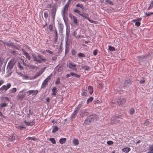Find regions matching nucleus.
<instances>
[{"instance_id":"obj_1","label":"nucleus","mask_w":153,"mask_h":153,"mask_svg":"<svg viewBox=\"0 0 153 153\" xmlns=\"http://www.w3.org/2000/svg\"><path fill=\"white\" fill-rule=\"evenodd\" d=\"M84 102V101H81L79 102L78 106L76 108L75 110L71 115V119H73L75 118L76 115L78 112L79 108L82 107V105Z\"/></svg>"},{"instance_id":"obj_2","label":"nucleus","mask_w":153,"mask_h":153,"mask_svg":"<svg viewBox=\"0 0 153 153\" xmlns=\"http://www.w3.org/2000/svg\"><path fill=\"white\" fill-rule=\"evenodd\" d=\"M68 8V7L64 6L63 7L61 11L62 15L65 24H66V21L67 20V18H66V16L67 15Z\"/></svg>"},{"instance_id":"obj_3","label":"nucleus","mask_w":153,"mask_h":153,"mask_svg":"<svg viewBox=\"0 0 153 153\" xmlns=\"http://www.w3.org/2000/svg\"><path fill=\"white\" fill-rule=\"evenodd\" d=\"M95 118L94 116L92 115L88 116L85 120L84 124L86 125H89L93 122Z\"/></svg>"},{"instance_id":"obj_4","label":"nucleus","mask_w":153,"mask_h":153,"mask_svg":"<svg viewBox=\"0 0 153 153\" xmlns=\"http://www.w3.org/2000/svg\"><path fill=\"white\" fill-rule=\"evenodd\" d=\"M142 18H137L135 19L132 20V22H135V25L136 26L138 27L140 26V22Z\"/></svg>"},{"instance_id":"obj_5","label":"nucleus","mask_w":153,"mask_h":153,"mask_svg":"<svg viewBox=\"0 0 153 153\" xmlns=\"http://www.w3.org/2000/svg\"><path fill=\"white\" fill-rule=\"evenodd\" d=\"M76 65L73 64L72 62H69L68 65V66L69 67V68L72 69L73 70L77 71V68H76Z\"/></svg>"},{"instance_id":"obj_6","label":"nucleus","mask_w":153,"mask_h":153,"mask_svg":"<svg viewBox=\"0 0 153 153\" xmlns=\"http://www.w3.org/2000/svg\"><path fill=\"white\" fill-rule=\"evenodd\" d=\"M70 29L68 27L66 28L65 41L67 43L68 42L70 34Z\"/></svg>"},{"instance_id":"obj_7","label":"nucleus","mask_w":153,"mask_h":153,"mask_svg":"<svg viewBox=\"0 0 153 153\" xmlns=\"http://www.w3.org/2000/svg\"><path fill=\"white\" fill-rule=\"evenodd\" d=\"M119 121V118L118 117H114L111 118L110 122L111 124H114L118 123Z\"/></svg>"},{"instance_id":"obj_8","label":"nucleus","mask_w":153,"mask_h":153,"mask_svg":"<svg viewBox=\"0 0 153 153\" xmlns=\"http://www.w3.org/2000/svg\"><path fill=\"white\" fill-rule=\"evenodd\" d=\"M126 101L125 99L120 98L118 100L117 103L119 105H122L125 103Z\"/></svg>"},{"instance_id":"obj_9","label":"nucleus","mask_w":153,"mask_h":153,"mask_svg":"<svg viewBox=\"0 0 153 153\" xmlns=\"http://www.w3.org/2000/svg\"><path fill=\"white\" fill-rule=\"evenodd\" d=\"M27 93L28 94V95L32 94V95H35L38 94V91L37 90H31L28 91Z\"/></svg>"},{"instance_id":"obj_10","label":"nucleus","mask_w":153,"mask_h":153,"mask_svg":"<svg viewBox=\"0 0 153 153\" xmlns=\"http://www.w3.org/2000/svg\"><path fill=\"white\" fill-rule=\"evenodd\" d=\"M11 86V85L10 83H8L7 85H4L0 89L1 90H5V91L7 90Z\"/></svg>"},{"instance_id":"obj_11","label":"nucleus","mask_w":153,"mask_h":153,"mask_svg":"<svg viewBox=\"0 0 153 153\" xmlns=\"http://www.w3.org/2000/svg\"><path fill=\"white\" fill-rule=\"evenodd\" d=\"M63 25L61 23L59 24V33L61 34V35H62L63 33Z\"/></svg>"},{"instance_id":"obj_12","label":"nucleus","mask_w":153,"mask_h":153,"mask_svg":"<svg viewBox=\"0 0 153 153\" xmlns=\"http://www.w3.org/2000/svg\"><path fill=\"white\" fill-rule=\"evenodd\" d=\"M56 9L54 7H53L51 10V15L53 19H55Z\"/></svg>"},{"instance_id":"obj_13","label":"nucleus","mask_w":153,"mask_h":153,"mask_svg":"<svg viewBox=\"0 0 153 153\" xmlns=\"http://www.w3.org/2000/svg\"><path fill=\"white\" fill-rule=\"evenodd\" d=\"M22 51L23 53V54L27 58L28 60H30V59L31 58L28 53L24 49L22 50Z\"/></svg>"},{"instance_id":"obj_14","label":"nucleus","mask_w":153,"mask_h":153,"mask_svg":"<svg viewBox=\"0 0 153 153\" xmlns=\"http://www.w3.org/2000/svg\"><path fill=\"white\" fill-rule=\"evenodd\" d=\"M79 15L83 17L84 18L87 20H88V19L89 18L88 17V14L86 13H81Z\"/></svg>"},{"instance_id":"obj_15","label":"nucleus","mask_w":153,"mask_h":153,"mask_svg":"<svg viewBox=\"0 0 153 153\" xmlns=\"http://www.w3.org/2000/svg\"><path fill=\"white\" fill-rule=\"evenodd\" d=\"M130 150V148L128 147H125L122 149V151L125 153H128Z\"/></svg>"},{"instance_id":"obj_16","label":"nucleus","mask_w":153,"mask_h":153,"mask_svg":"<svg viewBox=\"0 0 153 153\" xmlns=\"http://www.w3.org/2000/svg\"><path fill=\"white\" fill-rule=\"evenodd\" d=\"M24 123H25L26 125L27 126H31L34 125V122L32 121L30 122H27L26 120L24 121Z\"/></svg>"},{"instance_id":"obj_17","label":"nucleus","mask_w":153,"mask_h":153,"mask_svg":"<svg viewBox=\"0 0 153 153\" xmlns=\"http://www.w3.org/2000/svg\"><path fill=\"white\" fill-rule=\"evenodd\" d=\"M88 90L89 91V93L90 94H91L93 92V88L90 85L88 87Z\"/></svg>"},{"instance_id":"obj_18","label":"nucleus","mask_w":153,"mask_h":153,"mask_svg":"<svg viewBox=\"0 0 153 153\" xmlns=\"http://www.w3.org/2000/svg\"><path fill=\"white\" fill-rule=\"evenodd\" d=\"M32 56L34 61L37 62L39 63L42 62L41 60L37 59L36 56L34 54H33Z\"/></svg>"},{"instance_id":"obj_19","label":"nucleus","mask_w":153,"mask_h":153,"mask_svg":"<svg viewBox=\"0 0 153 153\" xmlns=\"http://www.w3.org/2000/svg\"><path fill=\"white\" fill-rule=\"evenodd\" d=\"M43 71H41L37 73L35 75V76L34 77V79H36L37 77H38L39 76L41 75L43 73Z\"/></svg>"},{"instance_id":"obj_20","label":"nucleus","mask_w":153,"mask_h":153,"mask_svg":"<svg viewBox=\"0 0 153 153\" xmlns=\"http://www.w3.org/2000/svg\"><path fill=\"white\" fill-rule=\"evenodd\" d=\"M71 76H75L77 78H79L80 76V75H78L76 73L74 72H71Z\"/></svg>"},{"instance_id":"obj_21","label":"nucleus","mask_w":153,"mask_h":153,"mask_svg":"<svg viewBox=\"0 0 153 153\" xmlns=\"http://www.w3.org/2000/svg\"><path fill=\"white\" fill-rule=\"evenodd\" d=\"M149 151L147 153H153V145L150 146L149 148Z\"/></svg>"},{"instance_id":"obj_22","label":"nucleus","mask_w":153,"mask_h":153,"mask_svg":"<svg viewBox=\"0 0 153 153\" xmlns=\"http://www.w3.org/2000/svg\"><path fill=\"white\" fill-rule=\"evenodd\" d=\"M66 141L65 138H62L60 139L59 140V143L61 144H63L65 143Z\"/></svg>"},{"instance_id":"obj_23","label":"nucleus","mask_w":153,"mask_h":153,"mask_svg":"<svg viewBox=\"0 0 153 153\" xmlns=\"http://www.w3.org/2000/svg\"><path fill=\"white\" fill-rule=\"evenodd\" d=\"M56 88L55 87L53 88L52 89V95L55 96L56 95Z\"/></svg>"},{"instance_id":"obj_24","label":"nucleus","mask_w":153,"mask_h":153,"mask_svg":"<svg viewBox=\"0 0 153 153\" xmlns=\"http://www.w3.org/2000/svg\"><path fill=\"white\" fill-rule=\"evenodd\" d=\"M73 143L75 145L77 146L79 144V141L77 139H74L73 140Z\"/></svg>"},{"instance_id":"obj_25","label":"nucleus","mask_w":153,"mask_h":153,"mask_svg":"<svg viewBox=\"0 0 153 153\" xmlns=\"http://www.w3.org/2000/svg\"><path fill=\"white\" fill-rule=\"evenodd\" d=\"M87 90L85 89H83L82 90V94L83 96H87V93L86 92Z\"/></svg>"},{"instance_id":"obj_26","label":"nucleus","mask_w":153,"mask_h":153,"mask_svg":"<svg viewBox=\"0 0 153 153\" xmlns=\"http://www.w3.org/2000/svg\"><path fill=\"white\" fill-rule=\"evenodd\" d=\"M82 68L83 69L85 70H90V68L89 66H82Z\"/></svg>"},{"instance_id":"obj_27","label":"nucleus","mask_w":153,"mask_h":153,"mask_svg":"<svg viewBox=\"0 0 153 153\" xmlns=\"http://www.w3.org/2000/svg\"><path fill=\"white\" fill-rule=\"evenodd\" d=\"M48 80L47 79H46L43 82L42 84V86L44 87H45L46 85L47 84Z\"/></svg>"},{"instance_id":"obj_28","label":"nucleus","mask_w":153,"mask_h":153,"mask_svg":"<svg viewBox=\"0 0 153 153\" xmlns=\"http://www.w3.org/2000/svg\"><path fill=\"white\" fill-rule=\"evenodd\" d=\"M93 98L92 97H89L87 100L86 103L87 104H88L91 102L93 100Z\"/></svg>"},{"instance_id":"obj_29","label":"nucleus","mask_w":153,"mask_h":153,"mask_svg":"<svg viewBox=\"0 0 153 153\" xmlns=\"http://www.w3.org/2000/svg\"><path fill=\"white\" fill-rule=\"evenodd\" d=\"M37 57L38 58H39L40 59H41V61H42L45 62L46 61V60L45 59L42 58V55H41L40 54H38V55Z\"/></svg>"},{"instance_id":"obj_30","label":"nucleus","mask_w":153,"mask_h":153,"mask_svg":"<svg viewBox=\"0 0 153 153\" xmlns=\"http://www.w3.org/2000/svg\"><path fill=\"white\" fill-rule=\"evenodd\" d=\"M108 48L110 51H115V48L110 46H108Z\"/></svg>"},{"instance_id":"obj_31","label":"nucleus","mask_w":153,"mask_h":153,"mask_svg":"<svg viewBox=\"0 0 153 153\" xmlns=\"http://www.w3.org/2000/svg\"><path fill=\"white\" fill-rule=\"evenodd\" d=\"M58 130V128L56 126H55L52 130V132L53 133L56 132Z\"/></svg>"},{"instance_id":"obj_32","label":"nucleus","mask_w":153,"mask_h":153,"mask_svg":"<svg viewBox=\"0 0 153 153\" xmlns=\"http://www.w3.org/2000/svg\"><path fill=\"white\" fill-rule=\"evenodd\" d=\"M27 139L29 140H32L33 141H35L37 140V138H35L34 137H28L27 138Z\"/></svg>"},{"instance_id":"obj_33","label":"nucleus","mask_w":153,"mask_h":153,"mask_svg":"<svg viewBox=\"0 0 153 153\" xmlns=\"http://www.w3.org/2000/svg\"><path fill=\"white\" fill-rule=\"evenodd\" d=\"M76 6L77 7H80L82 9L84 8L82 4H76Z\"/></svg>"},{"instance_id":"obj_34","label":"nucleus","mask_w":153,"mask_h":153,"mask_svg":"<svg viewBox=\"0 0 153 153\" xmlns=\"http://www.w3.org/2000/svg\"><path fill=\"white\" fill-rule=\"evenodd\" d=\"M49 140L53 144H55L56 143V141L53 138H50Z\"/></svg>"},{"instance_id":"obj_35","label":"nucleus","mask_w":153,"mask_h":153,"mask_svg":"<svg viewBox=\"0 0 153 153\" xmlns=\"http://www.w3.org/2000/svg\"><path fill=\"white\" fill-rule=\"evenodd\" d=\"M134 110L133 108H131L129 111L130 114H132L134 113Z\"/></svg>"},{"instance_id":"obj_36","label":"nucleus","mask_w":153,"mask_h":153,"mask_svg":"<svg viewBox=\"0 0 153 153\" xmlns=\"http://www.w3.org/2000/svg\"><path fill=\"white\" fill-rule=\"evenodd\" d=\"M48 11H45L44 13V17L45 18L48 17Z\"/></svg>"},{"instance_id":"obj_37","label":"nucleus","mask_w":153,"mask_h":153,"mask_svg":"<svg viewBox=\"0 0 153 153\" xmlns=\"http://www.w3.org/2000/svg\"><path fill=\"white\" fill-rule=\"evenodd\" d=\"M5 45L9 47V48L12 47L13 45L12 43H5Z\"/></svg>"},{"instance_id":"obj_38","label":"nucleus","mask_w":153,"mask_h":153,"mask_svg":"<svg viewBox=\"0 0 153 153\" xmlns=\"http://www.w3.org/2000/svg\"><path fill=\"white\" fill-rule=\"evenodd\" d=\"M15 137L14 136L12 135L10 136V137L9 138L10 140L11 141H13L15 140Z\"/></svg>"},{"instance_id":"obj_39","label":"nucleus","mask_w":153,"mask_h":153,"mask_svg":"<svg viewBox=\"0 0 153 153\" xmlns=\"http://www.w3.org/2000/svg\"><path fill=\"white\" fill-rule=\"evenodd\" d=\"M88 20L89 21V22H91V23L97 24V22L94 21L92 20H91L89 18H88Z\"/></svg>"},{"instance_id":"obj_40","label":"nucleus","mask_w":153,"mask_h":153,"mask_svg":"<svg viewBox=\"0 0 153 153\" xmlns=\"http://www.w3.org/2000/svg\"><path fill=\"white\" fill-rule=\"evenodd\" d=\"M98 50L97 49H95L93 51V54L94 56H96L97 54Z\"/></svg>"},{"instance_id":"obj_41","label":"nucleus","mask_w":153,"mask_h":153,"mask_svg":"<svg viewBox=\"0 0 153 153\" xmlns=\"http://www.w3.org/2000/svg\"><path fill=\"white\" fill-rule=\"evenodd\" d=\"M78 56L79 57H84L85 55L83 53H78Z\"/></svg>"},{"instance_id":"obj_42","label":"nucleus","mask_w":153,"mask_h":153,"mask_svg":"<svg viewBox=\"0 0 153 153\" xmlns=\"http://www.w3.org/2000/svg\"><path fill=\"white\" fill-rule=\"evenodd\" d=\"M107 143L108 145H112L113 144V142L112 141L109 140L107 142Z\"/></svg>"},{"instance_id":"obj_43","label":"nucleus","mask_w":153,"mask_h":153,"mask_svg":"<svg viewBox=\"0 0 153 153\" xmlns=\"http://www.w3.org/2000/svg\"><path fill=\"white\" fill-rule=\"evenodd\" d=\"M7 106V104L6 103H4L0 105V107H5Z\"/></svg>"},{"instance_id":"obj_44","label":"nucleus","mask_w":153,"mask_h":153,"mask_svg":"<svg viewBox=\"0 0 153 153\" xmlns=\"http://www.w3.org/2000/svg\"><path fill=\"white\" fill-rule=\"evenodd\" d=\"M74 12L75 13H77L79 14V15L81 13V12L78 9H75L74 10Z\"/></svg>"},{"instance_id":"obj_45","label":"nucleus","mask_w":153,"mask_h":153,"mask_svg":"<svg viewBox=\"0 0 153 153\" xmlns=\"http://www.w3.org/2000/svg\"><path fill=\"white\" fill-rule=\"evenodd\" d=\"M69 16L70 18L71 19H74L75 17H74V16H73V15H72V14H71L70 13L69 14Z\"/></svg>"},{"instance_id":"obj_46","label":"nucleus","mask_w":153,"mask_h":153,"mask_svg":"<svg viewBox=\"0 0 153 153\" xmlns=\"http://www.w3.org/2000/svg\"><path fill=\"white\" fill-rule=\"evenodd\" d=\"M16 88H14L10 90L11 92H15L16 91Z\"/></svg>"},{"instance_id":"obj_47","label":"nucleus","mask_w":153,"mask_h":153,"mask_svg":"<svg viewBox=\"0 0 153 153\" xmlns=\"http://www.w3.org/2000/svg\"><path fill=\"white\" fill-rule=\"evenodd\" d=\"M74 23L75 24H77V19L75 17L74 19H73Z\"/></svg>"},{"instance_id":"obj_48","label":"nucleus","mask_w":153,"mask_h":153,"mask_svg":"<svg viewBox=\"0 0 153 153\" xmlns=\"http://www.w3.org/2000/svg\"><path fill=\"white\" fill-rule=\"evenodd\" d=\"M30 68L32 69H37L38 68V67L35 65H31L30 66Z\"/></svg>"},{"instance_id":"obj_49","label":"nucleus","mask_w":153,"mask_h":153,"mask_svg":"<svg viewBox=\"0 0 153 153\" xmlns=\"http://www.w3.org/2000/svg\"><path fill=\"white\" fill-rule=\"evenodd\" d=\"M54 33L56 36V39H57L58 38V33L56 29L55 30Z\"/></svg>"},{"instance_id":"obj_50","label":"nucleus","mask_w":153,"mask_h":153,"mask_svg":"<svg viewBox=\"0 0 153 153\" xmlns=\"http://www.w3.org/2000/svg\"><path fill=\"white\" fill-rule=\"evenodd\" d=\"M60 83V81L59 78H58L55 82V83L56 85L59 84Z\"/></svg>"},{"instance_id":"obj_51","label":"nucleus","mask_w":153,"mask_h":153,"mask_svg":"<svg viewBox=\"0 0 153 153\" xmlns=\"http://www.w3.org/2000/svg\"><path fill=\"white\" fill-rule=\"evenodd\" d=\"M22 77L23 79H27L28 78V77L26 75L24 74Z\"/></svg>"},{"instance_id":"obj_52","label":"nucleus","mask_w":153,"mask_h":153,"mask_svg":"<svg viewBox=\"0 0 153 153\" xmlns=\"http://www.w3.org/2000/svg\"><path fill=\"white\" fill-rule=\"evenodd\" d=\"M149 124V121L147 120H146L145 122L144 123V125L147 126Z\"/></svg>"},{"instance_id":"obj_53","label":"nucleus","mask_w":153,"mask_h":153,"mask_svg":"<svg viewBox=\"0 0 153 153\" xmlns=\"http://www.w3.org/2000/svg\"><path fill=\"white\" fill-rule=\"evenodd\" d=\"M145 15L146 16H149L150 15H152V12H148V13H145Z\"/></svg>"},{"instance_id":"obj_54","label":"nucleus","mask_w":153,"mask_h":153,"mask_svg":"<svg viewBox=\"0 0 153 153\" xmlns=\"http://www.w3.org/2000/svg\"><path fill=\"white\" fill-rule=\"evenodd\" d=\"M18 66L22 70L23 69V67L19 63H18Z\"/></svg>"},{"instance_id":"obj_55","label":"nucleus","mask_w":153,"mask_h":153,"mask_svg":"<svg viewBox=\"0 0 153 153\" xmlns=\"http://www.w3.org/2000/svg\"><path fill=\"white\" fill-rule=\"evenodd\" d=\"M18 128L20 129H22L23 128H25V127L23 126H18Z\"/></svg>"},{"instance_id":"obj_56","label":"nucleus","mask_w":153,"mask_h":153,"mask_svg":"<svg viewBox=\"0 0 153 153\" xmlns=\"http://www.w3.org/2000/svg\"><path fill=\"white\" fill-rule=\"evenodd\" d=\"M49 29L51 30H52L53 29V26L52 25H50L48 27Z\"/></svg>"},{"instance_id":"obj_57","label":"nucleus","mask_w":153,"mask_h":153,"mask_svg":"<svg viewBox=\"0 0 153 153\" xmlns=\"http://www.w3.org/2000/svg\"><path fill=\"white\" fill-rule=\"evenodd\" d=\"M17 74L20 76L22 77L23 76V74L20 72H17Z\"/></svg>"},{"instance_id":"obj_58","label":"nucleus","mask_w":153,"mask_h":153,"mask_svg":"<svg viewBox=\"0 0 153 153\" xmlns=\"http://www.w3.org/2000/svg\"><path fill=\"white\" fill-rule=\"evenodd\" d=\"M12 61V59H11V61H10V62H9L8 63V64H11L10 67H11V68L13 67V64L14 63V62H13V63H11V62Z\"/></svg>"},{"instance_id":"obj_59","label":"nucleus","mask_w":153,"mask_h":153,"mask_svg":"<svg viewBox=\"0 0 153 153\" xmlns=\"http://www.w3.org/2000/svg\"><path fill=\"white\" fill-rule=\"evenodd\" d=\"M8 74H7V77H9V76H10L11 75L12 72L10 70V71L8 72Z\"/></svg>"},{"instance_id":"obj_60","label":"nucleus","mask_w":153,"mask_h":153,"mask_svg":"<svg viewBox=\"0 0 153 153\" xmlns=\"http://www.w3.org/2000/svg\"><path fill=\"white\" fill-rule=\"evenodd\" d=\"M145 82V81L144 79H141L140 81V83L141 84H143Z\"/></svg>"},{"instance_id":"obj_61","label":"nucleus","mask_w":153,"mask_h":153,"mask_svg":"<svg viewBox=\"0 0 153 153\" xmlns=\"http://www.w3.org/2000/svg\"><path fill=\"white\" fill-rule=\"evenodd\" d=\"M21 60H22V63L23 64V65H25V66H27V65L25 63V62H24V60L23 59H21Z\"/></svg>"},{"instance_id":"obj_62","label":"nucleus","mask_w":153,"mask_h":153,"mask_svg":"<svg viewBox=\"0 0 153 153\" xmlns=\"http://www.w3.org/2000/svg\"><path fill=\"white\" fill-rule=\"evenodd\" d=\"M32 114L30 111V109L29 110V114L27 116V117H30V114Z\"/></svg>"},{"instance_id":"obj_63","label":"nucleus","mask_w":153,"mask_h":153,"mask_svg":"<svg viewBox=\"0 0 153 153\" xmlns=\"http://www.w3.org/2000/svg\"><path fill=\"white\" fill-rule=\"evenodd\" d=\"M75 53H76L75 51L74 50H73L72 51V54L73 55H75Z\"/></svg>"},{"instance_id":"obj_64","label":"nucleus","mask_w":153,"mask_h":153,"mask_svg":"<svg viewBox=\"0 0 153 153\" xmlns=\"http://www.w3.org/2000/svg\"><path fill=\"white\" fill-rule=\"evenodd\" d=\"M57 59V58L56 56H54L52 58V59L53 61H55Z\"/></svg>"}]
</instances>
